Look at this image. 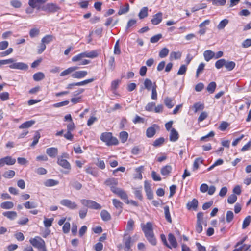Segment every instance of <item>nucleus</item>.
Wrapping results in <instances>:
<instances>
[{"instance_id":"obj_16","label":"nucleus","mask_w":251,"mask_h":251,"mask_svg":"<svg viewBox=\"0 0 251 251\" xmlns=\"http://www.w3.org/2000/svg\"><path fill=\"white\" fill-rule=\"evenodd\" d=\"M88 74L86 71H75L72 74V77L73 78L82 79L84 78Z\"/></svg>"},{"instance_id":"obj_59","label":"nucleus","mask_w":251,"mask_h":251,"mask_svg":"<svg viewBox=\"0 0 251 251\" xmlns=\"http://www.w3.org/2000/svg\"><path fill=\"white\" fill-rule=\"evenodd\" d=\"M39 33V29L37 28H32L30 30L29 32V35L31 38H34L38 36Z\"/></svg>"},{"instance_id":"obj_51","label":"nucleus","mask_w":251,"mask_h":251,"mask_svg":"<svg viewBox=\"0 0 251 251\" xmlns=\"http://www.w3.org/2000/svg\"><path fill=\"white\" fill-rule=\"evenodd\" d=\"M40 137V133L39 132H36L33 137V141L31 145V147H34L38 143Z\"/></svg>"},{"instance_id":"obj_7","label":"nucleus","mask_w":251,"mask_h":251,"mask_svg":"<svg viewBox=\"0 0 251 251\" xmlns=\"http://www.w3.org/2000/svg\"><path fill=\"white\" fill-rule=\"evenodd\" d=\"M41 9L46 12L54 13L59 10L60 7L55 4L50 3L43 6L41 7Z\"/></svg>"},{"instance_id":"obj_61","label":"nucleus","mask_w":251,"mask_h":251,"mask_svg":"<svg viewBox=\"0 0 251 251\" xmlns=\"http://www.w3.org/2000/svg\"><path fill=\"white\" fill-rule=\"evenodd\" d=\"M215 133L214 131H211L205 136H202L201 138V141H208L209 137H212L214 136Z\"/></svg>"},{"instance_id":"obj_9","label":"nucleus","mask_w":251,"mask_h":251,"mask_svg":"<svg viewBox=\"0 0 251 251\" xmlns=\"http://www.w3.org/2000/svg\"><path fill=\"white\" fill-rule=\"evenodd\" d=\"M9 67L10 69L20 70H26L28 68L27 64L23 62H12Z\"/></svg>"},{"instance_id":"obj_36","label":"nucleus","mask_w":251,"mask_h":251,"mask_svg":"<svg viewBox=\"0 0 251 251\" xmlns=\"http://www.w3.org/2000/svg\"><path fill=\"white\" fill-rule=\"evenodd\" d=\"M203 159L202 158L199 157L195 159L193 166V170L194 171L197 170L199 167V165L203 163Z\"/></svg>"},{"instance_id":"obj_58","label":"nucleus","mask_w":251,"mask_h":251,"mask_svg":"<svg viewBox=\"0 0 251 251\" xmlns=\"http://www.w3.org/2000/svg\"><path fill=\"white\" fill-rule=\"evenodd\" d=\"M237 196L235 195V194H233L230 195L228 197V198L227 199V202L228 203L233 204L236 202V201H237Z\"/></svg>"},{"instance_id":"obj_35","label":"nucleus","mask_w":251,"mask_h":251,"mask_svg":"<svg viewBox=\"0 0 251 251\" xmlns=\"http://www.w3.org/2000/svg\"><path fill=\"white\" fill-rule=\"evenodd\" d=\"M193 108L194 109V112L197 113L200 110H202L204 108V105L200 102H196L193 105Z\"/></svg>"},{"instance_id":"obj_23","label":"nucleus","mask_w":251,"mask_h":251,"mask_svg":"<svg viewBox=\"0 0 251 251\" xmlns=\"http://www.w3.org/2000/svg\"><path fill=\"white\" fill-rule=\"evenodd\" d=\"M112 202L114 206V207L118 210H119V215L121 214V213L123 209V204L122 202H121L120 201L116 199H113L112 200Z\"/></svg>"},{"instance_id":"obj_56","label":"nucleus","mask_w":251,"mask_h":251,"mask_svg":"<svg viewBox=\"0 0 251 251\" xmlns=\"http://www.w3.org/2000/svg\"><path fill=\"white\" fill-rule=\"evenodd\" d=\"M169 50L166 48H164L162 49L159 52V57L160 58H164L169 53Z\"/></svg>"},{"instance_id":"obj_57","label":"nucleus","mask_w":251,"mask_h":251,"mask_svg":"<svg viewBox=\"0 0 251 251\" xmlns=\"http://www.w3.org/2000/svg\"><path fill=\"white\" fill-rule=\"evenodd\" d=\"M137 23V20L135 19H130L128 21L127 23L126 26V30H127L129 28L132 26H135Z\"/></svg>"},{"instance_id":"obj_46","label":"nucleus","mask_w":251,"mask_h":251,"mask_svg":"<svg viewBox=\"0 0 251 251\" xmlns=\"http://www.w3.org/2000/svg\"><path fill=\"white\" fill-rule=\"evenodd\" d=\"M228 23V20L226 19L222 20L217 25L218 29L219 30L224 29Z\"/></svg>"},{"instance_id":"obj_30","label":"nucleus","mask_w":251,"mask_h":251,"mask_svg":"<svg viewBox=\"0 0 251 251\" xmlns=\"http://www.w3.org/2000/svg\"><path fill=\"white\" fill-rule=\"evenodd\" d=\"M85 57L94 58L98 56V53L96 50H92L91 51L83 52Z\"/></svg>"},{"instance_id":"obj_20","label":"nucleus","mask_w":251,"mask_h":251,"mask_svg":"<svg viewBox=\"0 0 251 251\" xmlns=\"http://www.w3.org/2000/svg\"><path fill=\"white\" fill-rule=\"evenodd\" d=\"M2 215L11 220L15 219L17 217L16 212L13 211L4 212H3Z\"/></svg>"},{"instance_id":"obj_13","label":"nucleus","mask_w":251,"mask_h":251,"mask_svg":"<svg viewBox=\"0 0 251 251\" xmlns=\"http://www.w3.org/2000/svg\"><path fill=\"white\" fill-rule=\"evenodd\" d=\"M104 184L110 187V190L112 192V190L116 189V186L118 185V180L114 178H110L107 179L104 181Z\"/></svg>"},{"instance_id":"obj_60","label":"nucleus","mask_w":251,"mask_h":251,"mask_svg":"<svg viewBox=\"0 0 251 251\" xmlns=\"http://www.w3.org/2000/svg\"><path fill=\"white\" fill-rule=\"evenodd\" d=\"M162 35L161 34L155 35L150 39V42L152 43H155L162 38Z\"/></svg>"},{"instance_id":"obj_54","label":"nucleus","mask_w":251,"mask_h":251,"mask_svg":"<svg viewBox=\"0 0 251 251\" xmlns=\"http://www.w3.org/2000/svg\"><path fill=\"white\" fill-rule=\"evenodd\" d=\"M145 87L148 90H150L151 88L152 87L153 85H152V83L151 81L149 79H146L144 81V83Z\"/></svg>"},{"instance_id":"obj_62","label":"nucleus","mask_w":251,"mask_h":251,"mask_svg":"<svg viewBox=\"0 0 251 251\" xmlns=\"http://www.w3.org/2000/svg\"><path fill=\"white\" fill-rule=\"evenodd\" d=\"M134 222L133 219H130L127 223L126 229L127 230L130 231L133 229Z\"/></svg>"},{"instance_id":"obj_29","label":"nucleus","mask_w":251,"mask_h":251,"mask_svg":"<svg viewBox=\"0 0 251 251\" xmlns=\"http://www.w3.org/2000/svg\"><path fill=\"white\" fill-rule=\"evenodd\" d=\"M59 184V181L53 179H49L45 181L44 184L46 187H52Z\"/></svg>"},{"instance_id":"obj_11","label":"nucleus","mask_w":251,"mask_h":251,"mask_svg":"<svg viewBox=\"0 0 251 251\" xmlns=\"http://www.w3.org/2000/svg\"><path fill=\"white\" fill-rule=\"evenodd\" d=\"M168 241L169 244L168 243L167 247L169 249L176 248L178 246L177 241L172 233L168 234Z\"/></svg>"},{"instance_id":"obj_63","label":"nucleus","mask_w":251,"mask_h":251,"mask_svg":"<svg viewBox=\"0 0 251 251\" xmlns=\"http://www.w3.org/2000/svg\"><path fill=\"white\" fill-rule=\"evenodd\" d=\"M108 64L110 66V68L113 70L115 68V58L114 56H110L108 61Z\"/></svg>"},{"instance_id":"obj_32","label":"nucleus","mask_w":251,"mask_h":251,"mask_svg":"<svg viewBox=\"0 0 251 251\" xmlns=\"http://www.w3.org/2000/svg\"><path fill=\"white\" fill-rule=\"evenodd\" d=\"M165 105L169 109L172 108L175 105V102L172 99L167 97L164 100Z\"/></svg>"},{"instance_id":"obj_44","label":"nucleus","mask_w":251,"mask_h":251,"mask_svg":"<svg viewBox=\"0 0 251 251\" xmlns=\"http://www.w3.org/2000/svg\"><path fill=\"white\" fill-rule=\"evenodd\" d=\"M226 60L225 59H221L217 60L215 64V67L217 69H220L223 66H225Z\"/></svg>"},{"instance_id":"obj_43","label":"nucleus","mask_w":251,"mask_h":251,"mask_svg":"<svg viewBox=\"0 0 251 251\" xmlns=\"http://www.w3.org/2000/svg\"><path fill=\"white\" fill-rule=\"evenodd\" d=\"M24 206L26 209H32L37 207V204L33 201H26L24 204Z\"/></svg>"},{"instance_id":"obj_5","label":"nucleus","mask_w":251,"mask_h":251,"mask_svg":"<svg viewBox=\"0 0 251 251\" xmlns=\"http://www.w3.org/2000/svg\"><path fill=\"white\" fill-rule=\"evenodd\" d=\"M137 239L138 237L136 235L133 237V239L130 236L126 237V235H125L123 238V243L125 245V251H132L131 247Z\"/></svg>"},{"instance_id":"obj_22","label":"nucleus","mask_w":251,"mask_h":251,"mask_svg":"<svg viewBox=\"0 0 251 251\" xmlns=\"http://www.w3.org/2000/svg\"><path fill=\"white\" fill-rule=\"evenodd\" d=\"M100 217L101 219L105 222L109 221L111 219L110 213L106 210H102L100 212Z\"/></svg>"},{"instance_id":"obj_33","label":"nucleus","mask_w":251,"mask_h":251,"mask_svg":"<svg viewBox=\"0 0 251 251\" xmlns=\"http://www.w3.org/2000/svg\"><path fill=\"white\" fill-rule=\"evenodd\" d=\"M45 78V75L42 72H38L34 74L33 75V78L35 81H39Z\"/></svg>"},{"instance_id":"obj_41","label":"nucleus","mask_w":251,"mask_h":251,"mask_svg":"<svg viewBox=\"0 0 251 251\" xmlns=\"http://www.w3.org/2000/svg\"><path fill=\"white\" fill-rule=\"evenodd\" d=\"M236 64L233 61H226L225 67L227 71H232L235 67Z\"/></svg>"},{"instance_id":"obj_4","label":"nucleus","mask_w":251,"mask_h":251,"mask_svg":"<svg viewBox=\"0 0 251 251\" xmlns=\"http://www.w3.org/2000/svg\"><path fill=\"white\" fill-rule=\"evenodd\" d=\"M80 201L81 204L90 209L99 210L102 207L100 204L93 200L81 199L80 200Z\"/></svg>"},{"instance_id":"obj_52","label":"nucleus","mask_w":251,"mask_h":251,"mask_svg":"<svg viewBox=\"0 0 251 251\" xmlns=\"http://www.w3.org/2000/svg\"><path fill=\"white\" fill-rule=\"evenodd\" d=\"M155 103L154 102L148 103L145 106V110L149 112H151L154 110Z\"/></svg>"},{"instance_id":"obj_28","label":"nucleus","mask_w":251,"mask_h":251,"mask_svg":"<svg viewBox=\"0 0 251 251\" xmlns=\"http://www.w3.org/2000/svg\"><path fill=\"white\" fill-rule=\"evenodd\" d=\"M148 8L147 7H143L138 14V17L140 19H143L147 17L148 15Z\"/></svg>"},{"instance_id":"obj_19","label":"nucleus","mask_w":251,"mask_h":251,"mask_svg":"<svg viewBox=\"0 0 251 251\" xmlns=\"http://www.w3.org/2000/svg\"><path fill=\"white\" fill-rule=\"evenodd\" d=\"M179 138V134L178 132L175 129L172 128L170 131L169 139L172 142L176 141Z\"/></svg>"},{"instance_id":"obj_18","label":"nucleus","mask_w":251,"mask_h":251,"mask_svg":"<svg viewBox=\"0 0 251 251\" xmlns=\"http://www.w3.org/2000/svg\"><path fill=\"white\" fill-rule=\"evenodd\" d=\"M58 149L55 147H50L46 150V153L51 158H55L58 154Z\"/></svg>"},{"instance_id":"obj_48","label":"nucleus","mask_w":251,"mask_h":251,"mask_svg":"<svg viewBox=\"0 0 251 251\" xmlns=\"http://www.w3.org/2000/svg\"><path fill=\"white\" fill-rule=\"evenodd\" d=\"M128 134L126 131H122L120 133V138L122 143L126 142L128 138Z\"/></svg>"},{"instance_id":"obj_38","label":"nucleus","mask_w":251,"mask_h":251,"mask_svg":"<svg viewBox=\"0 0 251 251\" xmlns=\"http://www.w3.org/2000/svg\"><path fill=\"white\" fill-rule=\"evenodd\" d=\"M34 121H28L24 122L19 126V128L24 129L31 127L33 124H34Z\"/></svg>"},{"instance_id":"obj_2","label":"nucleus","mask_w":251,"mask_h":251,"mask_svg":"<svg viewBox=\"0 0 251 251\" xmlns=\"http://www.w3.org/2000/svg\"><path fill=\"white\" fill-rule=\"evenodd\" d=\"M30 243L39 251H47L44 240L39 236H36L29 240Z\"/></svg>"},{"instance_id":"obj_1","label":"nucleus","mask_w":251,"mask_h":251,"mask_svg":"<svg viewBox=\"0 0 251 251\" xmlns=\"http://www.w3.org/2000/svg\"><path fill=\"white\" fill-rule=\"evenodd\" d=\"M141 227L148 241L152 245H155L157 242L153 233L152 224L150 222L146 224H141Z\"/></svg>"},{"instance_id":"obj_50","label":"nucleus","mask_w":251,"mask_h":251,"mask_svg":"<svg viewBox=\"0 0 251 251\" xmlns=\"http://www.w3.org/2000/svg\"><path fill=\"white\" fill-rule=\"evenodd\" d=\"M28 4L32 8L41 9L38 4V0H29Z\"/></svg>"},{"instance_id":"obj_64","label":"nucleus","mask_w":251,"mask_h":251,"mask_svg":"<svg viewBox=\"0 0 251 251\" xmlns=\"http://www.w3.org/2000/svg\"><path fill=\"white\" fill-rule=\"evenodd\" d=\"M251 46V39H247L245 40L242 43L243 48H247Z\"/></svg>"},{"instance_id":"obj_49","label":"nucleus","mask_w":251,"mask_h":251,"mask_svg":"<svg viewBox=\"0 0 251 251\" xmlns=\"http://www.w3.org/2000/svg\"><path fill=\"white\" fill-rule=\"evenodd\" d=\"M53 218H47L44 217V225L46 227H49L51 226L53 222Z\"/></svg>"},{"instance_id":"obj_14","label":"nucleus","mask_w":251,"mask_h":251,"mask_svg":"<svg viewBox=\"0 0 251 251\" xmlns=\"http://www.w3.org/2000/svg\"><path fill=\"white\" fill-rule=\"evenodd\" d=\"M57 164L66 170H71V166L70 163L66 159H64L62 157H58Z\"/></svg>"},{"instance_id":"obj_6","label":"nucleus","mask_w":251,"mask_h":251,"mask_svg":"<svg viewBox=\"0 0 251 251\" xmlns=\"http://www.w3.org/2000/svg\"><path fill=\"white\" fill-rule=\"evenodd\" d=\"M85 56L83 52L77 54L72 58V61L73 62H78L79 65H86L90 63V61L85 59Z\"/></svg>"},{"instance_id":"obj_25","label":"nucleus","mask_w":251,"mask_h":251,"mask_svg":"<svg viewBox=\"0 0 251 251\" xmlns=\"http://www.w3.org/2000/svg\"><path fill=\"white\" fill-rule=\"evenodd\" d=\"M198 201L196 199H193L192 201L187 204V208L190 210L191 209H196L198 207Z\"/></svg>"},{"instance_id":"obj_27","label":"nucleus","mask_w":251,"mask_h":251,"mask_svg":"<svg viewBox=\"0 0 251 251\" xmlns=\"http://www.w3.org/2000/svg\"><path fill=\"white\" fill-rule=\"evenodd\" d=\"M172 170V168L170 165H166L161 169V174L163 176H168L171 172Z\"/></svg>"},{"instance_id":"obj_45","label":"nucleus","mask_w":251,"mask_h":251,"mask_svg":"<svg viewBox=\"0 0 251 251\" xmlns=\"http://www.w3.org/2000/svg\"><path fill=\"white\" fill-rule=\"evenodd\" d=\"M216 84L215 82H210L207 87V91L210 93H213L216 89Z\"/></svg>"},{"instance_id":"obj_53","label":"nucleus","mask_w":251,"mask_h":251,"mask_svg":"<svg viewBox=\"0 0 251 251\" xmlns=\"http://www.w3.org/2000/svg\"><path fill=\"white\" fill-rule=\"evenodd\" d=\"M164 142V138L163 137H160L157 139H156L153 143V146L154 147H159L162 145Z\"/></svg>"},{"instance_id":"obj_21","label":"nucleus","mask_w":251,"mask_h":251,"mask_svg":"<svg viewBox=\"0 0 251 251\" xmlns=\"http://www.w3.org/2000/svg\"><path fill=\"white\" fill-rule=\"evenodd\" d=\"M203 56L205 60L208 62L211 59L214 58V52L211 50H205L203 52Z\"/></svg>"},{"instance_id":"obj_10","label":"nucleus","mask_w":251,"mask_h":251,"mask_svg":"<svg viewBox=\"0 0 251 251\" xmlns=\"http://www.w3.org/2000/svg\"><path fill=\"white\" fill-rule=\"evenodd\" d=\"M159 129V126L157 124H153L148 127L146 130V136L148 138H152L156 133V130Z\"/></svg>"},{"instance_id":"obj_3","label":"nucleus","mask_w":251,"mask_h":251,"mask_svg":"<svg viewBox=\"0 0 251 251\" xmlns=\"http://www.w3.org/2000/svg\"><path fill=\"white\" fill-rule=\"evenodd\" d=\"M100 140L105 142L107 146L117 145L118 144V141L116 137L112 136L110 132L102 133L100 137Z\"/></svg>"},{"instance_id":"obj_12","label":"nucleus","mask_w":251,"mask_h":251,"mask_svg":"<svg viewBox=\"0 0 251 251\" xmlns=\"http://www.w3.org/2000/svg\"><path fill=\"white\" fill-rule=\"evenodd\" d=\"M112 192L116 194L121 199L123 200H126L128 199V196L126 192L120 188H117L112 190Z\"/></svg>"},{"instance_id":"obj_55","label":"nucleus","mask_w":251,"mask_h":251,"mask_svg":"<svg viewBox=\"0 0 251 251\" xmlns=\"http://www.w3.org/2000/svg\"><path fill=\"white\" fill-rule=\"evenodd\" d=\"M234 218V214L232 211H227L226 214V221L227 223H230L232 221Z\"/></svg>"},{"instance_id":"obj_42","label":"nucleus","mask_w":251,"mask_h":251,"mask_svg":"<svg viewBox=\"0 0 251 251\" xmlns=\"http://www.w3.org/2000/svg\"><path fill=\"white\" fill-rule=\"evenodd\" d=\"M53 39V37L51 35H47L44 36L41 40V42L44 43L45 45L52 42Z\"/></svg>"},{"instance_id":"obj_47","label":"nucleus","mask_w":251,"mask_h":251,"mask_svg":"<svg viewBox=\"0 0 251 251\" xmlns=\"http://www.w3.org/2000/svg\"><path fill=\"white\" fill-rule=\"evenodd\" d=\"M251 221V217L250 216H247L244 220L242 224V228L245 229L250 225Z\"/></svg>"},{"instance_id":"obj_24","label":"nucleus","mask_w":251,"mask_h":251,"mask_svg":"<svg viewBox=\"0 0 251 251\" xmlns=\"http://www.w3.org/2000/svg\"><path fill=\"white\" fill-rule=\"evenodd\" d=\"M77 69H78V67H76V66L70 67L67 68V69H66L65 70L62 71L60 73V76H66V75H69L70 74L72 73L74 71H75Z\"/></svg>"},{"instance_id":"obj_26","label":"nucleus","mask_w":251,"mask_h":251,"mask_svg":"<svg viewBox=\"0 0 251 251\" xmlns=\"http://www.w3.org/2000/svg\"><path fill=\"white\" fill-rule=\"evenodd\" d=\"M165 217L167 221L170 223L172 222L171 214L170 212L169 207L168 205H166L164 207Z\"/></svg>"},{"instance_id":"obj_31","label":"nucleus","mask_w":251,"mask_h":251,"mask_svg":"<svg viewBox=\"0 0 251 251\" xmlns=\"http://www.w3.org/2000/svg\"><path fill=\"white\" fill-rule=\"evenodd\" d=\"M14 206V204L11 201H5L0 204V207L4 209H10Z\"/></svg>"},{"instance_id":"obj_8","label":"nucleus","mask_w":251,"mask_h":251,"mask_svg":"<svg viewBox=\"0 0 251 251\" xmlns=\"http://www.w3.org/2000/svg\"><path fill=\"white\" fill-rule=\"evenodd\" d=\"M60 204L71 210H75L77 208L78 205L75 202L69 199H63L60 201Z\"/></svg>"},{"instance_id":"obj_40","label":"nucleus","mask_w":251,"mask_h":251,"mask_svg":"<svg viewBox=\"0 0 251 251\" xmlns=\"http://www.w3.org/2000/svg\"><path fill=\"white\" fill-rule=\"evenodd\" d=\"M15 175V172L13 170H8L7 171H5L3 174V176L7 179H10L13 178Z\"/></svg>"},{"instance_id":"obj_39","label":"nucleus","mask_w":251,"mask_h":251,"mask_svg":"<svg viewBox=\"0 0 251 251\" xmlns=\"http://www.w3.org/2000/svg\"><path fill=\"white\" fill-rule=\"evenodd\" d=\"M3 158L5 161V164L7 165H13L16 162V159L12 158L11 156H7Z\"/></svg>"},{"instance_id":"obj_34","label":"nucleus","mask_w":251,"mask_h":251,"mask_svg":"<svg viewBox=\"0 0 251 251\" xmlns=\"http://www.w3.org/2000/svg\"><path fill=\"white\" fill-rule=\"evenodd\" d=\"M181 57V52L180 51H173L171 52L170 55V60L179 59Z\"/></svg>"},{"instance_id":"obj_15","label":"nucleus","mask_w":251,"mask_h":251,"mask_svg":"<svg viewBox=\"0 0 251 251\" xmlns=\"http://www.w3.org/2000/svg\"><path fill=\"white\" fill-rule=\"evenodd\" d=\"M144 189L146 193L147 198L149 200L152 199L153 197V193L150 184L147 181L145 182Z\"/></svg>"},{"instance_id":"obj_17","label":"nucleus","mask_w":251,"mask_h":251,"mask_svg":"<svg viewBox=\"0 0 251 251\" xmlns=\"http://www.w3.org/2000/svg\"><path fill=\"white\" fill-rule=\"evenodd\" d=\"M162 20V13L158 12L155 14L151 20L152 24L157 25L160 24Z\"/></svg>"},{"instance_id":"obj_37","label":"nucleus","mask_w":251,"mask_h":251,"mask_svg":"<svg viewBox=\"0 0 251 251\" xmlns=\"http://www.w3.org/2000/svg\"><path fill=\"white\" fill-rule=\"evenodd\" d=\"M129 10V5L128 3H126L125 7L121 6L118 12V14L119 15H121L124 14L128 12Z\"/></svg>"}]
</instances>
